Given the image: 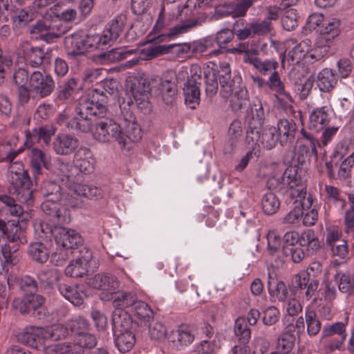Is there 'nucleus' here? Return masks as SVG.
<instances>
[{
  "label": "nucleus",
  "mask_w": 354,
  "mask_h": 354,
  "mask_svg": "<svg viewBox=\"0 0 354 354\" xmlns=\"http://www.w3.org/2000/svg\"><path fill=\"white\" fill-rule=\"evenodd\" d=\"M94 95L93 100H80L75 108V115L68 122L71 129L86 133L92 131L94 139L101 142L116 141L124 147L122 128L113 119L106 117L107 98Z\"/></svg>",
  "instance_id": "obj_1"
},
{
  "label": "nucleus",
  "mask_w": 354,
  "mask_h": 354,
  "mask_svg": "<svg viewBox=\"0 0 354 354\" xmlns=\"http://www.w3.org/2000/svg\"><path fill=\"white\" fill-rule=\"evenodd\" d=\"M0 231L6 236L8 243L2 248V253L8 263L16 264L18 262L17 252L19 246L27 243L25 232L14 221L5 222L0 219Z\"/></svg>",
  "instance_id": "obj_2"
},
{
  "label": "nucleus",
  "mask_w": 354,
  "mask_h": 354,
  "mask_svg": "<svg viewBox=\"0 0 354 354\" xmlns=\"http://www.w3.org/2000/svg\"><path fill=\"white\" fill-rule=\"evenodd\" d=\"M266 186L270 190H276L283 194L289 190L291 198L301 196L305 194V187L301 178L297 176V169L295 166L288 167L281 176L270 178Z\"/></svg>",
  "instance_id": "obj_3"
},
{
  "label": "nucleus",
  "mask_w": 354,
  "mask_h": 354,
  "mask_svg": "<svg viewBox=\"0 0 354 354\" xmlns=\"http://www.w3.org/2000/svg\"><path fill=\"white\" fill-rule=\"evenodd\" d=\"M18 171H13L12 167L10 170L9 187L10 193L14 196L19 203L26 204L28 207L33 204V191L30 189V177L27 171L23 168H18Z\"/></svg>",
  "instance_id": "obj_4"
},
{
  "label": "nucleus",
  "mask_w": 354,
  "mask_h": 354,
  "mask_svg": "<svg viewBox=\"0 0 354 354\" xmlns=\"http://www.w3.org/2000/svg\"><path fill=\"white\" fill-rule=\"evenodd\" d=\"M347 321L327 324L322 328L319 342L327 352L342 350L347 337Z\"/></svg>",
  "instance_id": "obj_5"
},
{
  "label": "nucleus",
  "mask_w": 354,
  "mask_h": 354,
  "mask_svg": "<svg viewBox=\"0 0 354 354\" xmlns=\"http://www.w3.org/2000/svg\"><path fill=\"white\" fill-rule=\"evenodd\" d=\"M131 93L137 108L147 115L152 111L149 102L151 86L149 82L142 77L135 78L131 84Z\"/></svg>",
  "instance_id": "obj_6"
},
{
  "label": "nucleus",
  "mask_w": 354,
  "mask_h": 354,
  "mask_svg": "<svg viewBox=\"0 0 354 354\" xmlns=\"http://www.w3.org/2000/svg\"><path fill=\"white\" fill-rule=\"evenodd\" d=\"M202 81V71L198 65H192L190 74L184 84L183 93L186 104H197L200 101V86Z\"/></svg>",
  "instance_id": "obj_7"
},
{
  "label": "nucleus",
  "mask_w": 354,
  "mask_h": 354,
  "mask_svg": "<svg viewBox=\"0 0 354 354\" xmlns=\"http://www.w3.org/2000/svg\"><path fill=\"white\" fill-rule=\"evenodd\" d=\"M102 190L96 186L75 184L70 188L68 193L69 205L73 207H81L83 205L82 197L89 199H98L102 197Z\"/></svg>",
  "instance_id": "obj_8"
},
{
  "label": "nucleus",
  "mask_w": 354,
  "mask_h": 354,
  "mask_svg": "<svg viewBox=\"0 0 354 354\" xmlns=\"http://www.w3.org/2000/svg\"><path fill=\"white\" fill-rule=\"evenodd\" d=\"M54 239L57 245L65 250L82 249L84 239L76 230L55 225Z\"/></svg>",
  "instance_id": "obj_9"
},
{
  "label": "nucleus",
  "mask_w": 354,
  "mask_h": 354,
  "mask_svg": "<svg viewBox=\"0 0 354 354\" xmlns=\"http://www.w3.org/2000/svg\"><path fill=\"white\" fill-rule=\"evenodd\" d=\"M30 86L33 93L43 98L51 95L55 84L51 75L36 71L30 75Z\"/></svg>",
  "instance_id": "obj_10"
},
{
  "label": "nucleus",
  "mask_w": 354,
  "mask_h": 354,
  "mask_svg": "<svg viewBox=\"0 0 354 354\" xmlns=\"http://www.w3.org/2000/svg\"><path fill=\"white\" fill-rule=\"evenodd\" d=\"M80 255L72 260L65 268L66 276L78 278L83 277L88 272L89 263L93 258L92 252L86 247L78 250Z\"/></svg>",
  "instance_id": "obj_11"
},
{
  "label": "nucleus",
  "mask_w": 354,
  "mask_h": 354,
  "mask_svg": "<svg viewBox=\"0 0 354 354\" xmlns=\"http://www.w3.org/2000/svg\"><path fill=\"white\" fill-rule=\"evenodd\" d=\"M19 50L23 55L27 64L32 68L41 67L44 64L50 62V57L44 48L32 46L28 41L21 42Z\"/></svg>",
  "instance_id": "obj_12"
},
{
  "label": "nucleus",
  "mask_w": 354,
  "mask_h": 354,
  "mask_svg": "<svg viewBox=\"0 0 354 354\" xmlns=\"http://www.w3.org/2000/svg\"><path fill=\"white\" fill-rule=\"evenodd\" d=\"M221 74L219 75V83L221 85V95L223 98H229L234 92L243 88L242 78L239 75H235L232 78L230 65L225 64L221 66Z\"/></svg>",
  "instance_id": "obj_13"
},
{
  "label": "nucleus",
  "mask_w": 354,
  "mask_h": 354,
  "mask_svg": "<svg viewBox=\"0 0 354 354\" xmlns=\"http://www.w3.org/2000/svg\"><path fill=\"white\" fill-rule=\"evenodd\" d=\"M60 202L46 200L41 205L42 211L55 225L68 223L71 221L69 211Z\"/></svg>",
  "instance_id": "obj_14"
},
{
  "label": "nucleus",
  "mask_w": 354,
  "mask_h": 354,
  "mask_svg": "<svg viewBox=\"0 0 354 354\" xmlns=\"http://www.w3.org/2000/svg\"><path fill=\"white\" fill-rule=\"evenodd\" d=\"M30 163L34 178L37 182L39 180L40 176L43 174V167L48 171L53 170L50 156L46 151L37 148L31 149Z\"/></svg>",
  "instance_id": "obj_15"
},
{
  "label": "nucleus",
  "mask_w": 354,
  "mask_h": 354,
  "mask_svg": "<svg viewBox=\"0 0 354 354\" xmlns=\"http://www.w3.org/2000/svg\"><path fill=\"white\" fill-rule=\"evenodd\" d=\"M85 39L86 33L83 31H77L64 37V47L68 57L75 58L86 53Z\"/></svg>",
  "instance_id": "obj_16"
},
{
  "label": "nucleus",
  "mask_w": 354,
  "mask_h": 354,
  "mask_svg": "<svg viewBox=\"0 0 354 354\" xmlns=\"http://www.w3.org/2000/svg\"><path fill=\"white\" fill-rule=\"evenodd\" d=\"M319 281L316 279H310L309 272H301L295 277L294 288L305 290L304 295L309 301L313 299L317 301V293Z\"/></svg>",
  "instance_id": "obj_17"
},
{
  "label": "nucleus",
  "mask_w": 354,
  "mask_h": 354,
  "mask_svg": "<svg viewBox=\"0 0 354 354\" xmlns=\"http://www.w3.org/2000/svg\"><path fill=\"white\" fill-rule=\"evenodd\" d=\"M86 283L93 288L107 291L111 295L119 287L117 278L106 273H99L86 279Z\"/></svg>",
  "instance_id": "obj_18"
},
{
  "label": "nucleus",
  "mask_w": 354,
  "mask_h": 354,
  "mask_svg": "<svg viewBox=\"0 0 354 354\" xmlns=\"http://www.w3.org/2000/svg\"><path fill=\"white\" fill-rule=\"evenodd\" d=\"M42 328L34 326H27L21 331L14 335L17 342L28 345L32 348H38L41 344Z\"/></svg>",
  "instance_id": "obj_19"
},
{
  "label": "nucleus",
  "mask_w": 354,
  "mask_h": 354,
  "mask_svg": "<svg viewBox=\"0 0 354 354\" xmlns=\"http://www.w3.org/2000/svg\"><path fill=\"white\" fill-rule=\"evenodd\" d=\"M281 147H290L295 139L297 124L293 120L281 119L276 127Z\"/></svg>",
  "instance_id": "obj_20"
},
{
  "label": "nucleus",
  "mask_w": 354,
  "mask_h": 354,
  "mask_svg": "<svg viewBox=\"0 0 354 354\" xmlns=\"http://www.w3.org/2000/svg\"><path fill=\"white\" fill-rule=\"evenodd\" d=\"M295 203L299 204L295 205L292 210L289 212L284 217V222L289 224H294L299 222L304 215V209H310L313 204V198L310 194H305L301 196H295Z\"/></svg>",
  "instance_id": "obj_21"
},
{
  "label": "nucleus",
  "mask_w": 354,
  "mask_h": 354,
  "mask_svg": "<svg viewBox=\"0 0 354 354\" xmlns=\"http://www.w3.org/2000/svg\"><path fill=\"white\" fill-rule=\"evenodd\" d=\"M73 163L82 174H88L94 171L95 160L91 150L87 147H80L76 151Z\"/></svg>",
  "instance_id": "obj_22"
},
{
  "label": "nucleus",
  "mask_w": 354,
  "mask_h": 354,
  "mask_svg": "<svg viewBox=\"0 0 354 354\" xmlns=\"http://www.w3.org/2000/svg\"><path fill=\"white\" fill-rule=\"evenodd\" d=\"M339 26L340 21L338 19L325 21L319 29V44L330 46L340 33Z\"/></svg>",
  "instance_id": "obj_23"
},
{
  "label": "nucleus",
  "mask_w": 354,
  "mask_h": 354,
  "mask_svg": "<svg viewBox=\"0 0 354 354\" xmlns=\"http://www.w3.org/2000/svg\"><path fill=\"white\" fill-rule=\"evenodd\" d=\"M37 194L44 201H61L64 197L63 188L54 180H43Z\"/></svg>",
  "instance_id": "obj_24"
},
{
  "label": "nucleus",
  "mask_w": 354,
  "mask_h": 354,
  "mask_svg": "<svg viewBox=\"0 0 354 354\" xmlns=\"http://www.w3.org/2000/svg\"><path fill=\"white\" fill-rule=\"evenodd\" d=\"M329 123L328 109L322 106L314 109L309 115L308 129L319 133L324 130Z\"/></svg>",
  "instance_id": "obj_25"
},
{
  "label": "nucleus",
  "mask_w": 354,
  "mask_h": 354,
  "mask_svg": "<svg viewBox=\"0 0 354 354\" xmlns=\"http://www.w3.org/2000/svg\"><path fill=\"white\" fill-rule=\"evenodd\" d=\"M53 145L57 154L68 155L78 147L79 140L74 136L61 134L55 139Z\"/></svg>",
  "instance_id": "obj_26"
},
{
  "label": "nucleus",
  "mask_w": 354,
  "mask_h": 354,
  "mask_svg": "<svg viewBox=\"0 0 354 354\" xmlns=\"http://www.w3.org/2000/svg\"><path fill=\"white\" fill-rule=\"evenodd\" d=\"M125 132L122 131V138H124V148L129 142H136L142 138V131L140 125L135 121L131 113L128 117H124Z\"/></svg>",
  "instance_id": "obj_27"
},
{
  "label": "nucleus",
  "mask_w": 354,
  "mask_h": 354,
  "mask_svg": "<svg viewBox=\"0 0 354 354\" xmlns=\"http://www.w3.org/2000/svg\"><path fill=\"white\" fill-rule=\"evenodd\" d=\"M58 290L62 295L76 306L82 305L86 297V294L79 286L59 283Z\"/></svg>",
  "instance_id": "obj_28"
},
{
  "label": "nucleus",
  "mask_w": 354,
  "mask_h": 354,
  "mask_svg": "<svg viewBox=\"0 0 354 354\" xmlns=\"http://www.w3.org/2000/svg\"><path fill=\"white\" fill-rule=\"evenodd\" d=\"M45 299L40 295H30L24 296L21 301L15 300L14 304L16 308L22 314L30 313L32 310L37 308L38 307L44 305Z\"/></svg>",
  "instance_id": "obj_29"
},
{
  "label": "nucleus",
  "mask_w": 354,
  "mask_h": 354,
  "mask_svg": "<svg viewBox=\"0 0 354 354\" xmlns=\"http://www.w3.org/2000/svg\"><path fill=\"white\" fill-rule=\"evenodd\" d=\"M206 19L207 17L203 15L189 19L183 24L171 28L167 32V35H169V39H174L182 34L187 32L194 27L201 26L205 22Z\"/></svg>",
  "instance_id": "obj_30"
},
{
  "label": "nucleus",
  "mask_w": 354,
  "mask_h": 354,
  "mask_svg": "<svg viewBox=\"0 0 354 354\" xmlns=\"http://www.w3.org/2000/svg\"><path fill=\"white\" fill-rule=\"evenodd\" d=\"M126 17L120 15L115 17L109 24V27L104 30L103 34L107 35L109 45H111L123 32L126 23Z\"/></svg>",
  "instance_id": "obj_31"
},
{
  "label": "nucleus",
  "mask_w": 354,
  "mask_h": 354,
  "mask_svg": "<svg viewBox=\"0 0 354 354\" xmlns=\"http://www.w3.org/2000/svg\"><path fill=\"white\" fill-rule=\"evenodd\" d=\"M337 80L330 68H324L317 75V86L322 92L330 93L337 85Z\"/></svg>",
  "instance_id": "obj_32"
},
{
  "label": "nucleus",
  "mask_w": 354,
  "mask_h": 354,
  "mask_svg": "<svg viewBox=\"0 0 354 354\" xmlns=\"http://www.w3.org/2000/svg\"><path fill=\"white\" fill-rule=\"evenodd\" d=\"M244 61L263 75H268L272 71H274L279 66L278 62L274 59L262 60L257 57H247L244 58Z\"/></svg>",
  "instance_id": "obj_33"
},
{
  "label": "nucleus",
  "mask_w": 354,
  "mask_h": 354,
  "mask_svg": "<svg viewBox=\"0 0 354 354\" xmlns=\"http://www.w3.org/2000/svg\"><path fill=\"white\" fill-rule=\"evenodd\" d=\"M312 42L308 39H305L295 46L288 53V60L292 64L299 63L301 59H308V55L311 48Z\"/></svg>",
  "instance_id": "obj_34"
},
{
  "label": "nucleus",
  "mask_w": 354,
  "mask_h": 354,
  "mask_svg": "<svg viewBox=\"0 0 354 354\" xmlns=\"http://www.w3.org/2000/svg\"><path fill=\"white\" fill-rule=\"evenodd\" d=\"M111 299L115 306L125 308H131V310L135 306L136 302L138 301L136 294L131 292H115L112 294Z\"/></svg>",
  "instance_id": "obj_35"
},
{
  "label": "nucleus",
  "mask_w": 354,
  "mask_h": 354,
  "mask_svg": "<svg viewBox=\"0 0 354 354\" xmlns=\"http://www.w3.org/2000/svg\"><path fill=\"white\" fill-rule=\"evenodd\" d=\"M268 288L272 297H276L280 301H285L288 297V291L284 282L278 281L275 277L268 274Z\"/></svg>",
  "instance_id": "obj_36"
},
{
  "label": "nucleus",
  "mask_w": 354,
  "mask_h": 354,
  "mask_svg": "<svg viewBox=\"0 0 354 354\" xmlns=\"http://www.w3.org/2000/svg\"><path fill=\"white\" fill-rule=\"evenodd\" d=\"M294 327L291 325L286 328L285 332L278 338L277 348L279 353L288 354L293 348L295 344V336L292 332Z\"/></svg>",
  "instance_id": "obj_37"
},
{
  "label": "nucleus",
  "mask_w": 354,
  "mask_h": 354,
  "mask_svg": "<svg viewBox=\"0 0 354 354\" xmlns=\"http://www.w3.org/2000/svg\"><path fill=\"white\" fill-rule=\"evenodd\" d=\"M112 322L113 335L131 332L132 321L127 313H115L113 315Z\"/></svg>",
  "instance_id": "obj_38"
},
{
  "label": "nucleus",
  "mask_w": 354,
  "mask_h": 354,
  "mask_svg": "<svg viewBox=\"0 0 354 354\" xmlns=\"http://www.w3.org/2000/svg\"><path fill=\"white\" fill-rule=\"evenodd\" d=\"M234 333L238 344H248L251 338V330L244 317H240L235 320Z\"/></svg>",
  "instance_id": "obj_39"
},
{
  "label": "nucleus",
  "mask_w": 354,
  "mask_h": 354,
  "mask_svg": "<svg viewBox=\"0 0 354 354\" xmlns=\"http://www.w3.org/2000/svg\"><path fill=\"white\" fill-rule=\"evenodd\" d=\"M43 354H82V351L76 344L61 343L45 347Z\"/></svg>",
  "instance_id": "obj_40"
},
{
  "label": "nucleus",
  "mask_w": 354,
  "mask_h": 354,
  "mask_svg": "<svg viewBox=\"0 0 354 354\" xmlns=\"http://www.w3.org/2000/svg\"><path fill=\"white\" fill-rule=\"evenodd\" d=\"M171 342H178L182 346H187L191 344L194 335L192 328L186 325H181L177 330H173L168 337Z\"/></svg>",
  "instance_id": "obj_41"
},
{
  "label": "nucleus",
  "mask_w": 354,
  "mask_h": 354,
  "mask_svg": "<svg viewBox=\"0 0 354 354\" xmlns=\"http://www.w3.org/2000/svg\"><path fill=\"white\" fill-rule=\"evenodd\" d=\"M131 312L140 322V324L147 325L153 319V312L151 307L145 301L138 300L136 302L135 306L131 309Z\"/></svg>",
  "instance_id": "obj_42"
},
{
  "label": "nucleus",
  "mask_w": 354,
  "mask_h": 354,
  "mask_svg": "<svg viewBox=\"0 0 354 354\" xmlns=\"http://www.w3.org/2000/svg\"><path fill=\"white\" fill-rule=\"evenodd\" d=\"M305 322L307 327V333L310 337L317 335L322 329V323L315 310L306 308L305 310Z\"/></svg>",
  "instance_id": "obj_43"
},
{
  "label": "nucleus",
  "mask_w": 354,
  "mask_h": 354,
  "mask_svg": "<svg viewBox=\"0 0 354 354\" xmlns=\"http://www.w3.org/2000/svg\"><path fill=\"white\" fill-rule=\"evenodd\" d=\"M158 89L166 104H171L173 102L177 91L175 82L171 80L162 78L158 83Z\"/></svg>",
  "instance_id": "obj_44"
},
{
  "label": "nucleus",
  "mask_w": 354,
  "mask_h": 354,
  "mask_svg": "<svg viewBox=\"0 0 354 354\" xmlns=\"http://www.w3.org/2000/svg\"><path fill=\"white\" fill-rule=\"evenodd\" d=\"M28 254L35 261L44 263L49 258V250L41 242H35L30 244Z\"/></svg>",
  "instance_id": "obj_45"
},
{
  "label": "nucleus",
  "mask_w": 354,
  "mask_h": 354,
  "mask_svg": "<svg viewBox=\"0 0 354 354\" xmlns=\"http://www.w3.org/2000/svg\"><path fill=\"white\" fill-rule=\"evenodd\" d=\"M263 125L254 122H248V127L246 131L245 142L251 147L258 145L261 139Z\"/></svg>",
  "instance_id": "obj_46"
},
{
  "label": "nucleus",
  "mask_w": 354,
  "mask_h": 354,
  "mask_svg": "<svg viewBox=\"0 0 354 354\" xmlns=\"http://www.w3.org/2000/svg\"><path fill=\"white\" fill-rule=\"evenodd\" d=\"M261 208L267 215H273L278 212L280 207V201L272 192H268L262 196Z\"/></svg>",
  "instance_id": "obj_47"
},
{
  "label": "nucleus",
  "mask_w": 354,
  "mask_h": 354,
  "mask_svg": "<svg viewBox=\"0 0 354 354\" xmlns=\"http://www.w3.org/2000/svg\"><path fill=\"white\" fill-rule=\"evenodd\" d=\"M134 52L133 50H127L123 48H116L100 53L97 57L101 61L111 63L124 59L128 55H131Z\"/></svg>",
  "instance_id": "obj_48"
},
{
  "label": "nucleus",
  "mask_w": 354,
  "mask_h": 354,
  "mask_svg": "<svg viewBox=\"0 0 354 354\" xmlns=\"http://www.w3.org/2000/svg\"><path fill=\"white\" fill-rule=\"evenodd\" d=\"M115 344L121 353L129 351L136 343V338L132 332L114 334Z\"/></svg>",
  "instance_id": "obj_49"
},
{
  "label": "nucleus",
  "mask_w": 354,
  "mask_h": 354,
  "mask_svg": "<svg viewBox=\"0 0 354 354\" xmlns=\"http://www.w3.org/2000/svg\"><path fill=\"white\" fill-rule=\"evenodd\" d=\"M326 198L330 205H333L337 209L344 210L346 205V200L341 194V192L335 187L325 185Z\"/></svg>",
  "instance_id": "obj_50"
},
{
  "label": "nucleus",
  "mask_w": 354,
  "mask_h": 354,
  "mask_svg": "<svg viewBox=\"0 0 354 354\" xmlns=\"http://www.w3.org/2000/svg\"><path fill=\"white\" fill-rule=\"evenodd\" d=\"M102 88H94L92 92V95L88 98H82V100H93L94 95H99V98L100 99L102 95H104L107 98V101L109 100V95H112L114 94L115 91H117L118 82L116 80L113 79H106L102 82Z\"/></svg>",
  "instance_id": "obj_51"
},
{
  "label": "nucleus",
  "mask_w": 354,
  "mask_h": 354,
  "mask_svg": "<svg viewBox=\"0 0 354 354\" xmlns=\"http://www.w3.org/2000/svg\"><path fill=\"white\" fill-rule=\"evenodd\" d=\"M230 106L233 111H238L245 106L249 101V94L245 86L239 88L229 97Z\"/></svg>",
  "instance_id": "obj_52"
},
{
  "label": "nucleus",
  "mask_w": 354,
  "mask_h": 354,
  "mask_svg": "<svg viewBox=\"0 0 354 354\" xmlns=\"http://www.w3.org/2000/svg\"><path fill=\"white\" fill-rule=\"evenodd\" d=\"M277 142L279 143V138L275 127H270L263 130L260 143L265 149H272Z\"/></svg>",
  "instance_id": "obj_53"
},
{
  "label": "nucleus",
  "mask_w": 354,
  "mask_h": 354,
  "mask_svg": "<svg viewBox=\"0 0 354 354\" xmlns=\"http://www.w3.org/2000/svg\"><path fill=\"white\" fill-rule=\"evenodd\" d=\"M65 33V28L63 26L62 22L59 20L58 21H55L50 28L41 35V38L47 43H51L55 39L59 38Z\"/></svg>",
  "instance_id": "obj_54"
},
{
  "label": "nucleus",
  "mask_w": 354,
  "mask_h": 354,
  "mask_svg": "<svg viewBox=\"0 0 354 354\" xmlns=\"http://www.w3.org/2000/svg\"><path fill=\"white\" fill-rule=\"evenodd\" d=\"M19 290L24 296L36 294L38 290L37 281L29 275H25L17 280Z\"/></svg>",
  "instance_id": "obj_55"
},
{
  "label": "nucleus",
  "mask_w": 354,
  "mask_h": 354,
  "mask_svg": "<svg viewBox=\"0 0 354 354\" xmlns=\"http://www.w3.org/2000/svg\"><path fill=\"white\" fill-rule=\"evenodd\" d=\"M299 244L300 246L311 248L313 251L319 248L318 239L316 237L314 230H307L299 234Z\"/></svg>",
  "instance_id": "obj_56"
},
{
  "label": "nucleus",
  "mask_w": 354,
  "mask_h": 354,
  "mask_svg": "<svg viewBox=\"0 0 354 354\" xmlns=\"http://www.w3.org/2000/svg\"><path fill=\"white\" fill-rule=\"evenodd\" d=\"M107 35H88L86 34L85 47L87 52L89 49L92 48H104V46L109 45L107 41Z\"/></svg>",
  "instance_id": "obj_57"
},
{
  "label": "nucleus",
  "mask_w": 354,
  "mask_h": 354,
  "mask_svg": "<svg viewBox=\"0 0 354 354\" xmlns=\"http://www.w3.org/2000/svg\"><path fill=\"white\" fill-rule=\"evenodd\" d=\"M90 324L83 317H77L71 319L67 323L66 328L71 330L72 333L78 335L88 331Z\"/></svg>",
  "instance_id": "obj_58"
},
{
  "label": "nucleus",
  "mask_w": 354,
  "mask_h": 354,
  "mask_svg": "<svg viewBox=\"0 0 354 354\" xmlns=\"http://www.w3.org/2000/svg\"><path fill=\"white\" fill-rule=\"evenodd\" d=\"M249 112L252 115L250 122H254L263 124L265 120V113L263 104L260 100H254L250 106Z\"/></svg>",
  "instance_id": "obj_59"
},
{
  "label": "nucleus",
  "mask_w": 354,
  "mask_h": 354,
  "mask_svg": "<svg viewBox=\"0 0 354 354\" xmlns=\"http://www.w3.org/2000/svg\"><path fill=\"white\" fill-rule=\"evenodd\" d=\"M77 87V80L74 77L68 79L60 86L57 97L61 100L69 99L74 93Z\"/></svg>",
  "instance_id": "obj_60"
},
{
  "label": "nucleus",
  "mask_w": 354,
  "mask_h": 354,
  "mask_svg": "<svg viewBox=\"0 0 354 354\" xmlns=\"http://www.w3.org/2000/svg\"><path fill=\"white\" fill-rule=\"evenodd\" d=\"M335 281L339 283V290L344 293L351 294L354 288L353 283L348 274L337 272L334 276Z\"/></svg>",
  "instance_id": "obj_61"
},
{
  "label": "nucleus",
  "mask_w": 354,
  "mask_h": 354,
  "mask_svg": "<svg viewBox=\"0 0 354 354\" xmlns=\"http://www.w3.org/2000/svg\"><path fill=\"white\" fill-rule=\"evenodd\" d=\"M37 279L41 288H49L57 280V276L55 271L52 270H40L37 274Z\"/></svg>",
  "instance_id": "obj_62"
},
{
  "label": "nucleus",
  "mask_w": 354,
  "mask_h": 354,
  "mask_svg": "<svg viewBox=\"0 0 354 354\" xmlns=\"http://www.w3.org/2000/svg\"><path fill=\"white\" fill-rule=\"evenodd\" d=\"M282 251L286 257H290L295 263H300L306 257L303 246H300L299 244L291 248H282Z\"/></svg>",
  "instance_id": "obj_63"
},
{
  "label": "nucleus",
  "mask_w": 354,
  "mask_h": 354,
  "mask_svg": "<svg viewBox=\"0 0 354 354\" xmlns=\"http://www.w3.org/2000/svg\"><path fill=\"white\" fill-rule=\"evenodd\" d=\"M354 165V151L348 156L340 165L338 171L337 178L344 180L351 176V168Z\"/></svg>",
  "instance_id": "obj_64"
}]
</instances>
